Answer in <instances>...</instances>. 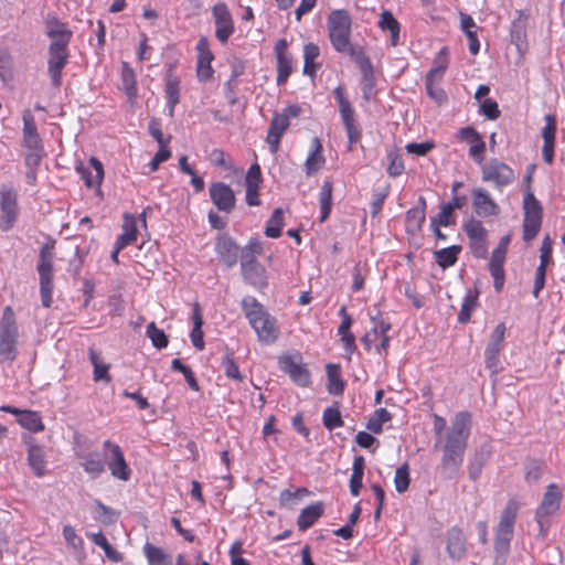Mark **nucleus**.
<instances>
[{"label":"nucleus","mask_w":565,"mask_h":565,"mask_svg":"<svg viewBox=\"0 0 565 565\" xmlns=\"http://www.w3.org/2000/svg\"><path fill=\"white\" fill-rule=\"evenodd\" d=\"M18 335L13 309L7 306L0 320V362L12 363L15 360Z\"/></svg>","instance_id":"obj_5"},{"label":"nucleus","mask_w":565,"mask_h":565,"mask_svg":"<svg viewBox=\"0 0 565 565\" xmlns=\"http://www.w3.org/2000/svg\"><path fill=\"white\" fill-rule=\"evenodd\" d=\"M45 452L42 446L29 443L28 447V463L38 477L45 473Z\"/></svg>","instance_id":"obj_25"},{"label":"nucleus","mask_w":565,"mask_h":565,"mask_svg":"<svg viewBox=\"0 0 565 565\" xmlns=\"http://www.w3.org/2000/svg\"><path fill=\"white\" fill-rule=\"evenodd\" d=\"M67 45L64 41L62 43L51 42L49 47L47 71L55 87L61 85L62 70L68 61Z\"/></svg>","instance_id":"obj_10"},{"label":"nucleus","mask_w":565,"mask_h":565,"mask_svg":"<svg viewBox=\"0 0 565 565\" xmlns=\"http://www.w3.org/2000/svg\"><path fill=\"white\" fill-rule=\"evenodd\" d=\"M470 433L471 414L467 411L457 413L438 446L443 452L439 471L444 479L451 480L459 475Z\"/></svg>","instance_id":"obj_1"},{"label":"nucleus","mask_w":565,"mask_h":565,"mask_svg":"<svg viewBox=\"0 0 565 565\" xmlns=\"http://www.w3.org/2000/svg\"><path fill=\"white\" fill-rule=\"evenodd\" d=\"M523 209L524 218L542 220V205L531 191L524 195Z\"/></svg>","instance_id":"obj_36"},{"label":"nucleus","mask_w":565,"mask_h":565,"mask_svg":"<svg viewBox=\"0 0 565 565\" xmlns=\"http://www.w3.org/2000/svg\"><path fill=\"white\" fill-rule=\"evenodd\" d=\"M242 543L239 541H236L230 550L232 565H250L246 559L242 557Z\"/></svg>","instance_id":"obj_64"},{"label":"nucleus","mask_w":565,"mask_h":565,"mask_svg":"<svg viewBox=\"0 0 565 565\" xmlns=\"http://www.w3.org/2000/svg\"><path fill=\"white\" fill-rule=\"evenodd\" d=\"M289 125L290 124L286 120V117H280L277 113L274 114L266 138L271 153H276L278 151L280 138L288 129Z\"/></svg>","instance_id":"obj_22"},{"label":"nucleus","mask_w":565,"mask_h":565,"mask_svg":"<svg viewBox=\"0 0 565 565\" xmlns=\"http://www.w3.org/2000/svg\"><path fill=\"white\" fill-rule=\"evenodd\" d=\"M47 35L52 39V42L68 44L72 32L67 29L66 24L57 21V20H49L47 21Z\"/></svg>","instance_id":"obj_32"},{"label":"nucleus","mask_w":565,"mask_h":565,"mask_svg":"<svg viewBox=\"0 0 565 565\" xmlns=\"http://www.w3.org/2000/svg\"><path fill=\"white\" fill-rule=\"evenodd\" d=\"M556 118L554 115L545 116V126L542 129L543 141L555 142Z\"/></svg>","instance_id":"obj_57"},{"label":"nucleus","mask_w":565,"mask_h":565,"mask_svg":"<svg viewBox=\"0 0 565 565\" xmlns=\"http://www.w3.org/2000/svg\"><path fill=\"white\" fill-rule=\"evenodd\" d=\"M284 226V211L281 207L274 210L273 215L267 222L265 228V235L271 238H278L281 235V228Z\"/></svg>","instance_id":"obj_38"},{"label":"nucleus","mask_w":565,"mask_h":565,"mask_svg":"<svg viewBox=\"0 0 565 565\" xmlns=\"http://www.w3.org/2000/svg\"><path fill=\"white\" fill-rule=\"evenodd\" d=\"M19 424L33 433L44 430V424L39 413L33 411H23L18 419Z\"/></svg>","instance_id":"obj_37"},{"label":"nucleus","mask_w":565,"mask_h":565,"mask_svg":"<svg viewBox=\"0 0 565 565\" xmlns=\"http://www.w3.org/2000/svg\"><path fill=\"white\" fill-rule=\"evenodd\" d=\"M44 156L43 149L26 150L24 153V161L26 168L36 169Z\"/></svg>","instance_id":"obj_63"},{"label":"nucleus","mask_w":565,"mask_h":565,"mask_svg":"<svg viewBox=\"0 0 565 565\" xmlns=\"http://www.w3.org/2000/svg\"><path fill=\"white\" fill-rule=\"evenodd\" d=\"M0 207L2 212L0 227L2 231H9L17 220V194L11 189H1Z\"/></svg>","instance_id":"obj_15"},{"label":"nucleus","mask_w":565,"mask_h":565,"mask_svg":"<svg viewBox=\"0 0 565 565\" xmlns=\"http://www.w3.org/2000/svg\"><path fill=\"white\" fill-rule=\"evenodd\" d=\"M461 246L459 245L441 248L434 253L435 260L443 268L450 267L457 262Z\"/></svg>","instance_id":"obj_33"},{"label":"nucleus","mask_w":565,"mask_h":565,"mask_svg":"<svg viewBox=\"0 0 565 565\" xmlns=\"http://www.w3.org/2000/svg\"><path fill=\"white\" fill-rule=\"evenodd\" d=\"M542 220L524 218L523 220V239L532 241L540 232Z\"/></svg>","instance_id":"obj_56"},{"label":"nucleus","mask_w":565,"mask_h":565,"mask_svg":"<svg viewBox=\"0 0 565 565\" xmlns=\"http://www.w3.org/2000/svg\"><path fill=\"white\" fill-rule=\"evenodd\" d=\"M559 499L561 494L557 491V487L555 484H550L535 513V519L539 524L542 525V519H546L558 510Z\"/></svg>","instance_id":"obj_18"},{"label":"nucleus","mask_w":565,"mask_h":565,"mask_svg":"<svg viewBox=\"0 0 565 565\" xmlns=\"http://www.w3.org/2000/svg\"><path fill=\"white\" fill-rule=\"evenodd\" d=\"M505 334V324L504 322H500L494 328L490 340L484 350V363L487 369L491 370L492 374H497L499 372V355L502 350V343Z\"/></svg>","instance_id":"obj_11"},{"label":"nucleus","mask_w":565,"mask_h":565,"mask_svg":"<svg viewBox=\"0 0 565 565\" xmlns=\"http://www.w3.org/2000/svg\"><path fill=\"white\" fill-rule=\"evenodd\" d=\"M322 420L324 427L329 430L343 426L342 416L338 408H326L322 415Z\"/></svg>","instance_id":"obj_52"},{"label":"nucleus","mask_w":565,"mask_h":565,"mask_svg":"<svg viewBox=\"0 0 565 565\" xmlns=\"http://www.w3.org/2000/svg\"><path fill=\"white\" fill-rule=\"evenodd\" d=\"M511 42L514 43L519 50L525 43V24L521 20H515L511 26Z\"/></svg>","instance_id":"obj_54"},{"label":"nucleus","mask_w":565,"mask_h":565,"mask_svg":"<svg viewBox=\"0 0 565 565\" xmlns=\"http://www.w3.org/2000/svg\"><path fill=\"white\" fill-rule=\"evenodd\" d=\"M552 247H553V241L548 235H545V237L542 241L541 245V255H540V265L548 266V264L552 262Z\"/></svg>","instance_id":"obj_60"},{"label":"nucleus","mask_w":565,"mask_h":565,"mask_svg":"<svg viewBox=\"0 0 565 565\" xmlns=\"http://www.w3.org/2000/svg\"><path fill=\"white\" fill-rule=\"evenodd\" d=\"M411 478H409V469L408 465L404 463L398 467L395 471L394 476V484L395 489L398 493H404L409 487Z\"/></svg>","instance_id":"obj_50"},{"label":"nucleus","mask_w":565,"mask_h":565,"mask_svg":"<svg viewBox=\"0 0 565 565\" xmlns=\"http://www.w3.org/2000/svg\"><path fill=\"white\" fill-rule=\"evenodd\" d=\"M472 206L477 215L489 217L499 214L500 207L483 188H475L471 192Z\"/></svg>","instance_id":"obj_16"},{"label":"nucleus","mask_w":565,"mask_h":565,"mask_svg":"<svg viewBox=\"0 0 565 565\" xmlns=\"http://www.w3.org/2000/svg\"><path fill=\"white\" fill-rule=\"evenodd\" d=\"M323 514V503L316 502L301 510L297 525L300 531H305L313 525V523Z\"/></svg>","instance_id":"obj_26"},{"label":"nucleus","mask_w":565,"mask_h":565,"mask_svg":"<svg viewBox=\"0 0 565 565\" xmlns=\"http://www.w3.org/2000/svg\"><path fill=\"white\" fill-rule=\"evenodd\" d=\"M505 259V254H502L501 248H495L490 258L489 270L490 273L504 271L503 263Z\"/></svg>","instance_id":"obj_61"},{"label":"nucleus","mask_w":565,"mask_h":565,"mask_svg":"<svg viewBox=\"0 0 565 565\" xmlns=\"http://www.w3.org/2000/svg\"><path fill=\"white\" fill-rule=\"evenodd\" d=\"M147 337L151 340V343L157 349L167 348L169 340L163 330L157 328L154 322H150L147 326Z\"/></svg>","instance_id":"obj_46"},{"label":"nucleus","mask_w":565,"mask_h":565,"mask_svg":"<svg viewBox=\"0 0 565 565\" xmlns=\"http://www.w3.org/2000/svg\"><path fill=\"white\" fill-rule=\"evenodd\" d=\"M328 392L332 395H341L344 391L345 383L341 379V369L338 364L327 365Z\"/></svg>","instance_id":"obj_28"},{"label":"nucleus","mask_w":565,"mask_h":565,"mask_svg":"<svg viewBox=\"0 0 565 565\" xmlns=\"http://www.w3.org/2000/svg\"><path fill=\"white\" fill-rule=\"evenodd\" d=\"M334 97L339 104V111L347 130L350 143H355L361 137V131L354 124V109L344 95L342 86H338L333 90Z\"/></svg>","instance_id":"obj_8"},{"label":"nucleus","mask_w":565,"mask_h":565,"mask_svg":"<svg viewBox=\"0 0 565 565\" xmlns=\"http://www.w3.org/2000/svg\"><path fill=\"white\" fill-rule=\"evenodd\" d=\"M55 241L45 243L39 254V264L36 266L40 277V294L42 305L49 308L52 303L53 291V259Z\"/></svg>","instance_id":"obj_6"},{"label":"nucleus","mask_w":565,"mask_h":565,"mask_svg":"<svg viewBox=\"0 0 565 565\" xmlns=\"http://www.w3.org/2000/svg\"><path fill=\"white\" fill-rule=\"evenodd\" d=\"M435 147L434 141H425V142H411L407 143L405 149L408 153L416 156H426L433 148Z\"/></svg>","instance_id":"obj_59"},{"label":"nucleus","mask_w":565,"mask_h":565,"mask_svg":"<svg viewBox=\"0 0 565 565\" xmlns=\"http://www.w3.org/2000/svg\"><path fill=\"white\" fill-rule=\"evenodd\" d=\"M118 518V513L111 508L105 505L104 503L97 501L96 502V519L103 524H113L116 522Z\"/></svg>","instance_id":"obj_53"},{"label":"nucleus","mask_w":565,"mask_h":565,"mask_svg":"<svg viewBox=\"0 0 565 565\" xmlns=\"http://www.w3.org/2000/svg\"><path fill=\"white\" fill-rule=\"evenodd\" d=\"M103 446L104 458L111 476L119 480L128 481L131 476V470L125 460L121 448L110 440L104 441Z\"/></svg>","instance_id":"obj_7"},{"label":"nucleus","mask_w":565,"mask_h":565,"mask_svg":"<svg viewBox=\"0 0 565 565\" xmlns=\"http://www.w3.org/2000/svg\"><path fill=\"white\" fill-rule=\"evenodd\" d=\"M324 163L326 159L322 156V143L319 138L315 137L312 139V149L305 162L306 173L311 175L318 172L320 169H322Z\"/></svg>","instance_id":"obj_23"},{"label":"nucleus","mask_w":565,"mask_h":565,"mask_svg":"<svg viewBox=\"0 0 565 565\" xmlns=\"http://www.w3.org/2000/svg\"><path fill=\"white\" fill-rule=\"evenodd\" d=\"M125 232L118 236L116 241L117 250H121L127 245L134 243L137 238V227L135 221L131 220L124 224Z\"/></svg>","instance_id":"obj_44"},{"label":"nucleus","mask_w":565,"mask_h":565,"mask_svg":"<svg viewBox=\"0 0 565 565\" xmlns=\"http://www.w3.org/2000/svg\"><path fill=\"white\" fill-rule=\"evenodd\" d=\"M480 113L490 120H495L501 115L498 103L492 98H487L480 104Z\"/></svg>","instance_id":"obj_55"},{"label":"nucleus","mask_w":565,"mask_h":565,"mask_svg":"<svg viewBox=\"0 0 565 565\" xmlns=\"http://www.w3.org/2000/svg\"><path fill=\"white\" fill-rule=\"evenodd\" d=\"M519 511V503L511 499L501 512L500 521L495 529L494 550L495 562H504L510 551V542L514 532V524Z\"/></svg>","instance_id":"obj_4"},{"label":"nucleus","mask_w":565,"mask_h":565,"mask_svg":"<svg viewBox=\"0 0 565 565\" xmlns=\"http://www.w3.org/2000/svg\"><path fill=\"white\" fill-rule=\"evenodd\" d=\"M245 280L255 288H264L267 286L265 267L259 263L252 264L242 268Z\"/></svg>","instance_id":"obj_27"},{"label":"nucleus","mask_w":565,"mask_h":565,"mask_svg":"<svg viewBox=\"0 0 565 565\" xmlns=\"http://www.w3.org/2000/svg\"><path fill=\"white\" fill-rule=\"evenodd\" d=\"M491 456V447L489 445H481L476 449L472 459L470 460L468 472L471 480H477L480 476L483 466L487 463Z\"/></svg>","instance_id":"obj_24"},{"label":"nucleus","mask_w":565,"mask_h":565,"mask_svg":"<svg viewBox=\"0 0 565 565\" xmlns=\"http://www.w3.org/2000/svg\"><path fill=\"white\" fill-rule=\"evenodd\" d=\"M89 164L90 167H77V172L79 173L87 188L100 185L104 178V168L102 162L95 157H92L89 159Z\"/></svg>","instance_id":"obj_21"},{"label":"nucleus","mask_w":565,"mask_h":565,"mask_svg":"<svg viewBox=\"0 0 565 565\" xmlns=\"http://www.w3.org/2000/svg\"><path fill=\"white\" fill-rule=\"evenodd\" d=\"M478 296H479V291L478 290H475L473 292L469 291L466 295V297L463 299V302H462V306H461V309H460L459 315H458V321L460 323H466V322L469 321L472 311L477 307Z\"/></svg>","instance_id":"obj_41"},{"label":"nucleus","mask_w":565,"mask_h":565,"mask_svg":"<svg viewBox=\"0 0 565 565\" xmlns=\"http://www.w3.org/2000/svg\"><path fill=\"white\" fill-rule=\"evenodd\" d=\"M388 158H390V164L387 168V173L390 174V177L396 178V177L401 175L404 171V162H403L402 158L398 154H393V153H390Z\"/></svg>","instance_id":"obj_62"},{"label":"nucleus","mask_w":565,"mask_h":565,"mask_svg":"<svg viewBox=\"0 0 565 565\" xmlns=\"http://www.w3.org/2000/svg\"><path fill=\"white\" fill-rule=\"evenodd\" d=\"M90 539L97 546H99L104 550L106 556L110 561H114V562L121 561V558H122L121 554L109 544V542L107 541V539L105 537V535L102 532L90 534Z\"/></svg>","instance_id":"obj_43"},{"label":"nucleus","mask_w":565,"mask_h":565,"mask_svg":"<svg viewBox=\"0 0 565 565\" xmlns=\"http://www.w3.org/2000/svg\"><path fill=\"white\" fill-rule=\"evenodd\" d=\"M241 303L246 318L257 333L258 340L266 344L274 343L279 334L276 319L252 296L244 297Z\"/></svg>","instance_id":"obj_3"},{"label":"nucleus","mask_w":565,"mask_h":565,"mask_svg":"<svg viewBox=\"0 0 565 565\" xmlns=\"http://www.w3.org/2000/svg\"><path fill=\"white\" fill-rule=\"evenodd\" d=\"M448 56H447V49L443 47L434 61V67L426 74L429 77H435L437 81H440L443 77L444 72L448 67Z\"/></svg>","instance_id":"obj_45"},{"label":"nucleus","mask_w":565,"mask_h":565,"mask_svg":"<svg viewBox=\"0 0 565 565\" xmlns=\"http://www.w3.org/2000/svg\"><path fill=\"white\" fill-rule=\"evenodd\" d=\"M388 191H390V185H386L385 188L377 190L373 193V200L371 203L372 216H376L381 212L383 203H384L386 196L388 195Z\"/></svg>","instance_id":"obj_58"},{"label":"nucleus","mask_w":565,"mask_h":565,"mask_svg":"<svg viewBox=\"0 0 565 565\" xmlns=\"http://www.w3.org/2000/svg\"><path fill=\"white\" fill-rule=\"evenodd\" d=\"M391 419L392 415L390 412H387L386 408H379L367 420L366 428L374 434H381L383 430V424L390 422Z\"/></svg>","instance_id":"obj_42"},{"label":"nucleus","mask_w":565,"mask_h":565,"mask_svg":"<svg viewBox=\"0 0 565 565\" xmlns=\"http://www.w3.org/2000/svg\"><path fill=\"white\" fill-rule=\"evenodd\" d=\"M221 364L223 366L225 375L228 379L243 381V375L239 372L238 364L233 359V351L228 347H225V354L222 359Z\"/></svg>","instance_id":"obj_40"},{"label":"nucleus","mask_w":565,"mask_h":565,"mask_svg":"<svg viewBox=\"0 0 565 565\" xmlns=\"http://www.w3.org/2000/svg\"><path fill=\"white\" fill-rule=\"evenodd\" d=\"M436 82H438L437 78L429 77L426 75V92L431 99H434L437 104L441 105L447 100V95L441 87L435 85Z\"/></svg>","instance_id":"obj_51"},{"label":"nucleus","mask_w":565,"mask_h":565,"mask_svg":"<svg viewBox=\"0 0 565 565\" xmlns=\"http://www.w3.org/2000/svg\"><path fill=\"white\" fill-rule=\"evenodd\" d=\"M209 193L212 203L221 212L231 213L235 207V193L233 189L221 181L210 184Z\"/></svg>","instance_id":"obj_13"},{"label":"nucleus","mask_w":565,"mask_h":565,"mask_svg":"<svg viewBox=\"0 0 565 565\" xmlns=\"http://www.w3.org/2000/svg\"><path fill=\"white\" fill-rule=\"evenodd\" d=\"M364 60L366 61V63H364L360 58L355 60L354 62L360 67L361 72H362V76H363V98L365 100H369L371 90L374 87V77H373V67L370 62V58L366 55H364Z\"/></svg>","instance_id":"obj_30"},{"label":"nucleus","mask_w":565,"mask_h":565,"mask_svg":"<svg viewBox=\"0 0 565 565\" xmlns=\"http://www.w3.org/2000/svg\"><path fill=\"white\" fill-rule=\"evenodd\" d=\"M179 81L173 77L171 74L167 75L166 82V95L168 99L169 106V116L172 117L174 113V107L179 103Z\"/></svg>","instance_id":"obj_39"},{"label":"nucleus","mask_w":565,"mask_h":565,"mask_svg":"<svg viewBox=\"0 0 565 565\" xmlns=\"http://www.w3.org/2000/svg\"><path fill=\"white\" fill-rule=\"evenodd\" d=\"M82 458L81 466L93 479L98 478L105 471V462L99 458L98 454L90 452Z\"/></svg>","instance_id":"obj_31"},{"label":"nucleus","mask_w":565,"mask_h":565,"mask_svg":"<svg viewBox=\"0 0 565 565\" xmlns=\"http://www.w3.org/2000/svg\"><path fill=\"white\" fill-rule=\"evenodd\" d=\"M481 172L482 181L492 182L498 189L510 184L514 179L513 170L508 164L497 159H492L483 164Z\"/></svg>","instance_id":"obj_9"},{"label":"nucleus","mask_w":565,"mask_h":565,"mask_svg":"<svg viewBox=\"0 0 565 565\" xmlns=\"http://www.w3.org/2000/svg\"><path fill=\"white\" fill-rule=\"evenodd\" d=\"M379 25L382 30H388L391 32V43L393 46L397 45L399 38V23L392 12L384 10L381 14Z\"/></svg>","instance_id":"obj_34"},{"label":"nucleus","mask_w":565,"mask_h":565,"mask_svg":"<svg viewBox=\"0 0 565 565\" xmlns=\"http://www.w3.org/2000/svg\"><path fill=\"white\" fill-rule=\"evenodd\" d=\"M463 231L467 234V236L472 241H483L487 234L481 221H478L473 217L469 218L463 224Z\"/></svg>","instance_id":"obj_48"},{"label":"nucleus","mask_w":565,"mask_h":565,"mask_svg":"<svg viewBox=\"0 0 565 565\" xmlns=\"http://www.w3.org/2000/svg\"><path fill=\"white\" fill-rule=\"evenodd\" d=\"M212 14L215 22V36L221 43L225 44L234 32L232 14L224 2L214 4Z\"/></svg>","instance_id":"obj_12"},{"label":"nucleus","mask_w":565,"mask_h":565,"mask_svg":"<svg viewBox=\"0 0 565 565\" xmlns=\"http://www.w3.org/2000/svg\"><path fill=\"white\" fill-rule=\"evenodd\" d=\"M328 30L330 41L338 52L348 54L354 61L360 58L366 63L362 47L350 42L351 18L348 11H332L328 18Z\"/></svg>","instance_id":"obj_2"},{"label":"nucleus","mask_w":565,"mask_h":565,"mask_svg":"<svg viewBox=\"0 0 565 565\" xmlns=\"http://www.w3.org/2000/svg\"><path fill=\"white\" fill-rule=\"evenodd\" d=\"M447 552L452 559H461L466 556V537L461 529L454 526L447 531Z\"/></svg>","instance_id":"obj_19"},{"label":"nucleus","mask_w":565,"mask_h":565,"mask_svg":"<svg viewBox=\"0 0 565 565\" xmlns=\"http://www.w3.org/2000/svg\"><path fill=\"white\" fill-rule=\"evenodd\" d=\"M143 552L149 565H172L171 555L164 552L161 547L154 546L151 543H146Z\"/></svg>","instance_id":"obj_29"},{"label":"nucleus","mask_w":565,"mask_h":565,"mask_svg":"<svg viewBox=\"0 0 565 565\" xmlns=\"http://www.w3.org/2000/svg\"><path fill=\"white\" fill-rule=\"evenodd\" d=\"M198 77L201 81H207L213 75V68L211 66V62L214 58L213 53L209 47V40L205 36H202L198 44Z\"/></svg>","instance_id":"obj_17"},{"label":"nucleus","mask_w":565,"mask_h":565,"mask_svg":"<svg viewBox=\"0 0 565 565\" xmlns=\"http://www.w3.org/2000/svg\"><path fill=\"white\" fill-rule=\"evenodd\" d=\"M277 84L282 85L287 82L292 72V61L288 55L277 56Z\"/></svg>","instance_id":"obj_47"},{"label":"nucleus","mask_w":565,"mask_h":565,"mask_svg":"<svg viewBox=\"0 0 565 565\" xmlns=\"http://www.w3.org/2000/svg\"><path fill=\"white\" fill-rule=\"evenodd\" d=\"M215 249L222 262L227 267H232L237 263L239 247L230 236H220L217 238Z\"/></svg>","instance_id":"obj_20"},{"label":"nucleus","mask_w":565,"mask_h":565,"mask_svg":"<svg viewBox=\"0 0 565 565\" xmlns=\"http://www.w3.org/2000/svg\"><path fill=\"white\" fill-rule=\"evenodd\" d=\"M278 364L280 370L287 373L297 385L306 387L310 384V373L302 365L300 356L296 359L291 355H282L279 358Z\"/></svg>","instance_id":"obj_14"},{"label":"nucleus","mask_w":565,"mask_h":565,"mask_svg":"<svg viewBox=\"0 0 565 565\" xmlns=\"http://www.w3.org/2000/svg\"><path fill=\"white\" fill-rule=\"evenodd\" d=\"M332 191L333 184L331 181L326 180L321 186L319 201L321 207V217L320 221L324 222L330 215L332 207Z\"/></svg>","instance_id":"obj_35"},{"label":"nucleus","mask_w":565,"mask_h":565,"mask_svg":"<svg viewBox=\"0 0 565 565\" xmlns=\"http://www.w3.org/2000/svg\"><path fill=\"white\" fill-rule=\"evenodd\" d=\"M426 213L424 207H413L406 213L407 230L415 232L418 231L425 222Z\"/></svg>","instance_id":"obj_49"}]
</instances>
